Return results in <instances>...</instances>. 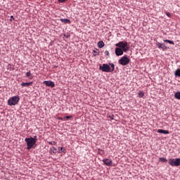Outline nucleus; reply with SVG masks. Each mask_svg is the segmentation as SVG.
<instances>
[{
  "label": "nucleus",
  "mask_w": 180,
  "mask_h": 180,
  "mask_svg": "<svg viewBox=\"0 0 180 180\" xmlns=\"http://www.w3.org/2000/svg\"><path fill=\"white\" fill-rule=\"evenodd\" d=\"M93 53H94L93 54L94 57H96V56H99V50L98 49H96V51L94 50Z\"/></svg>",
  "instance_id": "obj_18"
},
{
  "label": "nucleus",
  "mask_w": 180,
  "mask_h": 180,
  "mask_svg": "<svg viewBox=\"0 0 180 180\" xmlns=\"http://www.w3.org/2000/svg\"><path fill=\"white\" fill-rule=\"evenodd\" d=\"M156 46L159 50H162V51H165V50H168V47L165 46V43H160V42H156Z\"/></svg>",
  "instance_id": "obj_7"
},
{
  "label": "nucleus",
  "mask_w": 180,
  "mask_h": 180,
  "mask_svg": "<svg viewBox=\"0 0 180 180\" xmlns=\"http://www.w3.org/2000/svg\"><path fill=\"white\" fill-rule=\"evenodd\" d=\"M33 84V82H22L21 84V86H30Z\"/></svg>",
  "instance_id": "obj_13"
},
{
  "label": "nucleus",
  "mask_w": 180,
  "mask_h": 180,
  "mask_svg": "<svg viewBox=\"0 0 180 180\" xmlns=\"http://www.w3.org/2000/svg\"><path fill=\"white\" fill-rule=\"evenodd\" d=\"M116 47L122 49L124 53H127L130 50V45L126 41H121L115 44Z\"/></svg>",
  "instance_id": "obj_2"
},
{
  "label": "nucleus",
  "mask_w": 180,
  "mask_h": 180,
  "mask_svg": "<svg viewBox=\"0 0 180 180\" xmlns=\"http://www.w3.org/2000/svg\"><path fill=\"white\" fill-rule=\"evenodd\" d=\"M49 153L51 154H56L57 153V149L56 148V147H52L50 148Z\"/></svg>",
  "instance_id": "obj_14"
},
{
  "label": "nucleus",
  "mask_w": 180,
  "mask_h": 180,
  "mask_svg": "<svg viewBox=\"0 0 180 180\" xmlns=\"http://www.w3.org/2000/svg\"><path fill=\"white\" fill-rule=\"evenodd\" d=\"M61 153H65V148H64L63 147H61L59 150H58V153L61 154Z\"/></svg>",
  "instance_id": "obj_21"
},
{
  "label": "nucleus",
  "mask_w": 180,
  "mask_h": 180,
  "mask_svg": "<svg viewBox=\"0 0 180 180\" xmlns=\"http://www.w3.org/2000/svg\"><path fill=\"white\" fill-rule=\"evenodd\" d=\"M158 133H160L162 134H169V131L164 130V129H158Z\"/></svg>",
  "instance_id": "obj_12"
},
{
  "label": "nucleus",
  "mask_w": 180,
  "mask_h": 180,
  "mask_svg": "<svg viewBox=\"0 0 180 180\" xmlns=\"http://www.w3.org/2000/svg\"><path fill=\"white\" fill-rule=\"evenodd\" d=\"M71 117H72V116H66L65 117V119H71Z\"/></svg>",
  "instance_id": "obj_29"
},
{
  "label": "nucleus",
  "mask_w": 180,
  "mask_h": 180,
  "mask_svg": "<svg viewBox=\"0 0 180 180\" xmlns=\"http://www.w3.org/2000/svg\"><path fill=\"white\" fill-rule=\"evenodd\" d=\"M25 141L27 143V149L31 150L33 146L36 144V141L33 139V137L26 138Z\"/></svg>",
  "instance_id": "obj_4"
},
{
  "label": "nucleus",
  "mask_w": 180,
  "mask_h": 180,
  "mask_svg": "<svg viewBox=\"0 0 180 180\" xmlns=\"http://www.w3.org/2000/svg\"><path fill=\"white\" fill-rule=\"evenodd\" d=\"M163 41H165V43H169V44H172L173 46L175 45V42L169 39H164Z\"/></svg>",
  "instance_id": "obj_16"
},
{
  "label": "nucleus",
  "mask_w": 180,
  "mask_h": 180,
  "mask_svg": "<svg viewBox=\"0 0 180 180\" xmlns=\"http://www.w3.org/2000/svg\"><path fill=\"white\" fill-rule=\"evenodd\" d=\"M174 98L180 101V91H177L174 94Z\"/></svg>",
  "instance_id": "obj_17"
},
{
  "label": "nucleus",
  "mask_w": 180,
  "mask_h": 180,
  "mask_svg": "<svg viewBox=\"0 0 180 180\" xmlns=\"http://www.w3.org/2000/svg\"><path fill=\"white\" fill-rule=\"evenodd\" d=\"M138 96L139 98H143L144 97V92L139 91L138 92Z\"/></svg>",
  "instance_id": "obj_19"
},
{
  "label": "nucleus",
  "mask_w": 180,
  "mask_h": 180,
  "mask_svg": "<svg viewBox=\"0 0 180 180\" xmlns=\"http://www.w3.org/2000/svg\"><path fill=\"white\" fill-rule=\"evenodd\" d=\"M60 20L62 22V23H65V25H70V23H71V20L68 18H60Z\"/></svg>",
  "instance_id": "obj_11"
},
{
  "label": "nucleus",
  "mask_w": 180,
  "mask_h": 180,
  "mask_svg": "<svg viewBox=\"0 0 180 180\" xmlns=\"http://www.w3.org/2000/svg\"><path fill=\"white\" fill-rule=\"evenodd\" d=\"M168 163L171 167H180V158L169 159Z\"/></svg>",
  "instance_id": "obj_5"
},
{
  "label": "nucleus",
  "mask_w": 180,
  "mask_h": 180,
  "mask_svg": "<svg viewBox=\"0 0 180 180\" xmlns=\"http://www.w3.org/2000/svg\"><path fill=\"white\" fill-rule=\"evenodd\" d=\"M103 162L107 167H112V165H113V161H112V160L110 159H108V158L103 159Z\"/></svg>",
  "instance_id": "obj_8"
},
{
  "label": "nucleus",
  "mask_w": 180,
  "mask_h": 180,
  "mask_svg": "<svg viewBox=\"0 0 180 180\" xmlns=\"http://www.w3.org/2000/svg\"><path fill=\"white\" fill-rule=\"evenodd\" d=\"M44 84H45L46 86H51V88H54V86H56L54 82L52 81H44Z\"/></svg>",
  "instance_id": "obj_10"
},
{
  "label": "nucleus",
  "mask_w": 180,
  "mask_h": 180,
  "mask_svg": "<svg viewBox=\"0 0 180 180\" xmlns=\"http://www.w3.org/2000/svg\"><path fill=\"white\" fill-rule=\"evenodd\" d=\"M104 54H105V56H108V57H109V56H110V54L109 53V51H105V53H104Z\"/></svg>",
  "instance_id": "obj_25"
},
{
  "label": "nucleus",
  "mask_w": 180,
  "mask_h": 180,
  "mask_svg": "<svg viewBox=\"0 0 180 180\" xmlns=\"http://www.w3.org/2000/svg\"><path fill=\"white\" fill-rule=\"evenodd\" d=\"M175 77H180V69H177L174 72Z\"/></svg>",
  "instance_id": "obj_20"
},
{
  "label": "nucleus",
  "mask_w": 180,
  "mask_h": 180,
  "mask_svg": "<svg viewBox=\"0 0 180 180\" xmlns=\"http://www.w3.org/2000/svg\"><path fill=\"white\" fill-rule=\"evenodd\" d=\"M123 53H124V51L122 48H120L119 46H117L115 49V54L116 56H123Z\"/></svg>",
  "instance_id": "obj_9"
},
{
  "label": "nucleus",
  "mask_w": 180,
  "mask_h": 180,
  "mask_svg": "<svg viewBox=\"0 0 180 180\" xmlns=\"http://www.w3.org/2000/svg\"><path fill=\"white\" fill-rule=\"evenodd\" d=\"M99 70L103 72H113L115 71V64L109 63V65L104 63L100 66Z\"/></svg>",
  "instance_id": "obj_1"
},
{
  "label": "nucleus",
  "mask_w": 180,
  "mask_h": 180,
  "mask_svg": "<svg viewBox=\"0 0 180 180\" xmlns=\"http://www.w3.org/2000/svg\"><path fill=\"white\" fill-rule=\"evenodd\" d=\"M49 144H51V146H56V144H57V142H56V141H49Z\"/></svg>",
  "instance_id": "obj_23"
},
{
  "label": "nucleus",
  "mask_w": 180,
  "mask_h": 180,
  "mask_svg": "<svg viewBox=\"0 0 180 180\" xmlns=\"http://www.w3.org/2000/svg\"><path fill=\"white\" fill-rule=\"evenodd\" d=\"M32 139H33L34 141H35V143H36V141H37V136H34V138H32Z\"/></svg>",
  "instance_id": "obj_26"
},
{
  "label": "nucleus",
  "mask_w": 180,
  "mask_h": 180,
  "mask_svg": "<svg viewBox=\"0 0 180 180\" xmlns=\"http://www.w3.org/2000/svg\"><path fill=\"white\" fill-rule=\"evenodd\" d=\"M98 47L99 49H102V47H105V42L103 41H100L98 42Z\"/></svg>",
  "instance_id": "obj_15"
},
{
  "label": "nucleus",
  "mask_w": 180,
  "mask_h": 180,
  "mask_svg": "<svg viewBox=\"0 0 180 180\" xmlns=\"http://www.w3.org/2000/svg\"><path fill=\"white\" fill-rule=\"evenodd\" d=\"M119 64H120V65H127V64H129V63H130V59L124 56H122L119 60H118Z\"/></svg>",
  "instance_id": "obj_6"
},
{
  "label": "nucleus",
  "mask_w": 180,
  "mask_h": 180,
  "mask_svg": "<svg viewBox=\"0 0 180 180\" xmlns=\"http://www.w3.org/2000/svg\"><path fill=\"white\" fill-rule=\"evenodd\" d=\"M13 20H15V18H13V15L11 16L10 22H12Z\"/></svg>",
  "instance_id": "obj_27"
},
{
  "label": "nucleus",
  "mask_w": 180,
  "mask_h": 180,
  "mask_svg": "<svg viewBox=\"0 0 180 180\" xmlns=\"http://www.w3.org/2000/svg\"><path fill=\"white\" fill-rule=\"evenodd\" d=\"M159 161H160V162H167V158H159Z\"/></svg>",
  "instance_id": "obj_22"
},
{
  "label": "nucleus",
  "mask_w": 180,
  "mask_h": 180,
  "mask_svg": "<svg viewBox=\"0 0 180 180\" xmlns=\"http://www.w3.org/2000/svg\"><path fill=\"white\" fill-rule=\"evenodd\" d=\"M19 101H20L19 96H14L8 100V105L9 106H15V105H18V103H19Z\"/></svg>",
  "instance_id": "obj_3"
},
{
  "label": "nucleus",
  "mask_w": 180,
  "mask_h": 180,
  "mask_svg": "<svg viewBox=\"0 0 180 180\" xmlns=\"http://www.w3.org/2000/svg\"><path fill=\"white\" fill-rule=\"evenodd\" d=\"M65 1H67V0H58V1H59V2H61V3L65 2Z\"/></svg>",
  "instance_id": "obj_30"
},
{
  "label": "nucleus",
  "mask_w": 180,
  "mask_h": 180,
  "mask_svg": "<svg viewBox=\"0 0 180 180\" xmlns=\"http://www.w3.org/2000/svg\"><path fill=\"white\" fill-rule=\"evenodd\" d=\"M166 15H167V16H168L169 18L171 16V13H169V12H166Z\"/></svg>",
  "instance_id": "obj_28"
},
{
  "label": "nucleus",
  "mask_w": 180,
  "mask_h": 180,
  "mask_svg": "<svg viewBox=\"0 0 180 180\" xmlns=\"http://www.w3.org/2000/svg\"><path fill=\"white\" fill-rule=\"evenodd\" d=\"M26 77H29L32 75V72H27L26 74H25Z\"/></svg>",
  "instance_id": "obj_24"
}]
</instances>
